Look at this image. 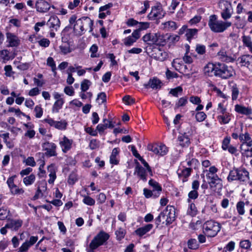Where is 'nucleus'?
I'll use <instances>...</instances> for the list:
<instances>
[{
    "instance_id": "obj_1",
    "label": "nucleus",
    "mask_w": 252,
    "mask_h": 252,
    "mask_svg": "<svg viewBox=\"0 0 252 252\" xmlns=\"http://www.w3.org/2000/svg\"><path fill=\"white\" fill-rule=\"evenodd\" d=\"M231 25L230 22L218 20L216 15H211L209 17L208 26L213 32H222Z\"/></svg>"
},
{
    "instance_id": "obj_2",
    "label": "nucleus",
    "mask_w": 252,
    "mask_h": 252,
    "mask_svg": "<svg viewBox=\"0 0 252 252\" xmlns=\"http://www.w3.org/2000/svg\"><path fill=\"white\" fill-rule=\"evenodd\" d=\"M93 21L88 17H84L76 21L73 30L78 34L82 35L85 31H93Z\"/></svg>"
},
{
    "instance_id": "obj_3",
    "label": "nucleus",
    "mask_w": 252,
    "mask_h": 252,
    "mask_svg": "<svg viewBox=\"0 0 252 252\" xmlns=\"http://www.w3.org/2000/svg\"><path fill=\"white\" fill-rule=\"evenodd\" d=\"M216 76L223 79H227L232 77L235 74V70L231 65L221 63H217Z\"/></svg>"
},
{
    "instance_id": "obj_4",
    "label": "nucleus",
    "mask_w": 252,
    "mask_h": 252,
    "mask_svg": "<svg viewBox=\"0 0 252 252\" xmlns=\"http://www.w3.org/2000/svg\"><path fill=\"white\" fill-rule=\"evenodd\" d=\"M142 39L144 42L150 45H164L166 43L164 35L159 32L147 33Z\"/></svg>"
},
{
    "instance_id": "obj_5",
    "label": "nucleus",
    "mask_w": 252,
    "mask_h": 252,
    "mask_svg": "<svg viewBox=\"0 0 252 252\" xmlns=\"http://www.w3.org/2000/svg\"><path fill=\"white\" fill-rule=\"evenodd\" d=\"M249 173L244 168H234L229 172L227 177L229 182L238 180L240 182H247L249 180Z\"/></svg>"
},
{
    "instance_id": "obj_6",
    "label": "nucleus",
    "mask_w": 252,
    "mask_h": 252,
    "mask_svg": "<svg viewBox=\"0 0 252 252\" xmlns=\"http://www.w3.org/2000/svg\"><path fill=\"white\" fill-rule=\"evenodd\" d=\"M220 225L212 220L206 221L203 225L204 234L208 237H214L220 230Z\"/></svg>"
},
{
    "instance_id": "obj_7",
    "label": "nucleus",
    "mask_w": 252,
    "mask_h": 252,
    "mask_svg": "<svg viewBox=\"0 0 252 252\" xmlns=\"http://www.w3.org/2000/svg\"><path fill=\"white\" fill-rule=\"evenodd\" d=\"M165 12L163 10L160 3L158 2L152 7L151 12L148 15V18L150 20L160 19L164 17Z\"/></svg>"
},
{
    "instance_id": "obj_8",
    "label": "nucleus",
    "mask_w": 252,
    "mask_h": 252,
    "mask_svg": "<svg viewBox=\"0 0 252 252\" xmlns=\"http://www.w3.org/2000/svg\"><path fill=\"white\" fill-rule=\"evenodd\" d=\"M220 6L221 9V16L224 20L231 18L233 9L231 4L228 1H223L220 3Z\"/></svg>"
},
{
    "instance_id": "obj_9",
    "label": "nucleus",
    "mask_w": 252,
    "mask_h": 252,
    "mask_svg": "<svg viewBox=\"0 0 252 252\" xmlns=\"http://www.w3.org/2000/svg\"><path fill=\"white\" fill-rule=\"evenodd\" d=\"M166 216V225L172 223L175 219V209L172 206H167L166 209L158 215V219L161 217Z\"/></svg>"
},
{
    "instance_id": "obj_10",
    "label": "nucleus",
    "mask_w": 252,
    "mask_h": 252,
    "mask_svg": "<svg viewBox=\"0 0 252 252\" xmlns=\"http://www.w3.org/2000/svg\"><path fill=\"white\" fill-rule=\"evenodd\" d=\"M147 149L154 154L161 156L166 155L168 152V149L164 144H149Z\"/></svg>"
},
{
    "instance_id": "obj_11",
    "label": "nucleus",
    "mask_w": 252,
    "mask_h": 252,
    "mask_svg": "<svg viewBox=\"0 0 252 252\" xmlns=\"http://www.w3.org/2000/svg\"><path fill=\"white\" fill-rule=\"evenodd\" d=\"M109 238V235L105 232L99 233L91 242L90 246L93 248H97L102 245Z\"/></svg>"
},
{
    "instance_id": "obj_12",
    "label": "nucleus",
    "mask_w": 252,
    "mask_h": 252,
    "mask_svg": "<svg viewBox=\"0 0 252 252\" xmlns=\"http://www.w3.org/2000/svg\"><path fill=\"white\" fill-rule=\"evenodd\" d=\"M53 95L54 99L56 100L53 105L52 111L53 113H58L62 108L64 102V100L63 98H62V94H60L58 92H54Z\"/></svg>"
},
{
    "instance_id": "obj_13",
    "label": "nucleus",
    "mask_w": 252,
    "mask_h": 252,
    "mask_svg": "<svg viewBox=\"0 0 252 252\" xmlns=\"http://www.w3.org/2000/svg\"><path fill=\"white\" fill-rule=\"evenodd\" d=\"M43 150L46 151L45 154L49 157H54L57 155L56 144L52 142H46L42 144Z\"/></svg>"
},
{
    "instance_id": "obj_14",
    "label": "nucleus",
    "mask_w": 252,
    "mask_h": 252,
    "mask_svg": "<svg viewBox=\"0 0 252 252\" xmlns=\"http://www.w3.org/2000/svg\"><path fill=\"white\" fill-rule=\"evenodd\" d=\"M151 56L156 60L162 62L167 58L168 54L158 47H155L153 49Z\"/></svg>"
},
{
    "instance_id": "obj_15",
    "label": "nucleus",
    "mask_w": 252,
    "mask_h": 252,
    "mask_svg": "<svg viewBox=\"0 0 252 252\" xmlns=\"http://www.w3.org/2000/svg\"><path fill=\"white\" fill-rule=\"evenodd\" d=\"M208 183L211 189L215 191L219 192L222 189V180L219 176L208 180Z\"/></svg>"
},
{
    "instance_id": "obj_16",
    "label": "nucleus",
    "mask_w": 252,
    "mask_h": 252,
    "mask_svg": "<svg viewBox=\"0 0 252 252\" xmlns=\"http://www.w3.org/2000/svg\"><path fill=\"white\" fill-rule=\"evenodd\" d=\"M37 190L33 196V199L36 200L43 195V193L47 190V183L45 180H42L38 182L36 185Z\"/></svg>"
},
{
    "instance_id": "obj_17",
    "label": "nucleus",
    "mask_w": 252,
    "mask_h": 252,
    "mask_svg": "<svg viewBox=\"0 0 252 252\" xmlns=\"http://www.w3.org/2000/svg\"><path fill=\"white\" fill-rule=\"evenodd\" d=\"M47 25L50 30H55V32H57L60 27L61 22L57 16L53 15L50 17L47 22Z\"/></svg>"
},
{
    "instance_id": "obj_18",
    "label": "nucleus",
    "mask_w": 252,
    "mask_h": 252,
    "mask_svg": "<svg viewBox=\"0 0 252 252\" xmlns=\"http://www.w3.org/2000/svg\"><path fill=\"white\" fill-rule=\"evenodd\" d=\"M37 236H31L30 240L25 241L19 248L18 252H27L29 248L37 241Z\"/></svg>"
},
{
    "instance_id": "obj_19",
    "label": "nucleus",
    "mask_w": 252,
    "mask_h": 252,
    "mask_svg": "<svg viewBox=\"0 0 252 252\" xmlns=\"http://www.w3.org/2000/svg\"><path fill=\"white\" fill-rule=\"evenodd\" d=\"M6 42L8 43V47H17L20 43V40L15 34L7 32L6 33Z\"/></svg>"
},
{
    "instance_id": "obj_20",
    "label": "nucleus",
    "mask_w": 252,
    "mask_h": 252,
    "mask_svg": "<svg viewBox=\"0 0 252 252\" xmlns=\"http://www.w3.org/2000/svg\"><path fill=\"white\" fill-rule=\"evenodd\" d=\"M240 149L243 156L247 158L252 157V141L241 144Z\"/></svg>"
},
{
    "instance_id": "obj_21",
    "label": "nucleus",
    "mask_w": 252,
    "mask_h": 252,
    "mask_svg": "<svg viewBox=\"0 0 252 252\" xmlns=\"http://www.w3.org/2000/svg\"><path fill=\"white\" fill-rule=\"evenodd\" d=\"M73 140L69 139L65 136H64L62 140H60L59 144L62 148L63 152L64 153L70 150L72 147Z\"/></svg>"
},
{
    "instance_id": "obj_22",
    "label": "nucleus",
    "mask_w": 252,
    "mask_h": 252,
    "mask_svg": "<svg viewBox=\"0 0 252 252\" xmlns=\"http://www.w3.org/2000/svg\"><path fill=\"white\" fill-rule=\"evenodd\" d=\"M50 7L49 3L44 0H38L35 3L36 10L39 12L45 13L49 10Z\"/></svg>"
},
{
    "instance_id": "obj_23",
    "label": "nucleus",
    "mask_w": 252,
    "mask_h": 252,
    "mask_svg": "<svg viewBox=\"0 0 252 252\" xmlns=\"http://www.w3.org/2000/svg\"><path fill=\"white\" fill-rule=\"evenodd\" d=\"M217 63L215 64L211 63H208L204 67L203 71L205 75L208 76H216Z\"/></svg>"
},
{
    "instance_id": "obj_24",
    "label": "nucleus",
    "mask_w": 252,
    "mask_h": 252,
    "mask_svg": "<svg viewBox=\"0 0 252 252\" xmlns=\"http://www.w3.org/2000/svg\"><path fill=\"white\" fill-rule=\"evenodd\" d=\"M161 82L156 77L150 79L147 84H145L144 86L146 89L152 88L153 89H158L161 87Z\"/></svg>"
},
{
    "instance_id": "obj_25",
    "label": "nucleus",
    "mask_w": 252,
    "mask_h": 252,
    "mask_svg": "<svg viewBox=\"0 0 252 252\" xmlns=\"http://www.w3.org/2000/svg\"><path fill=\"white\" fill-rule=\"evenodd\" d=\"M217 57L220 60L223 62L230 63L233 62L234 60V58L228 54L224 49L220 50L217 53Z\"/></svg>"
},
{
    "instance_id": "obj_26",
    "label": "nucleus",
    "mask_w": 252,
    "mask_h": 252,
    "mask_svg": "<svg viewBox=\"0 0 252 252\" xmlns=\"http://www.w3.org/2000/svg\"><path fill=\"white\" fill-rule=\"evenodd\" d=\"M235 110L238 113L247 116L252 114V109L249 107H245L241 105L236 104L235 106Z\"/></svg>"
},
{
    "instance_id": "obj_27",
    "label": "nucleus",
    "mask_w": 252,
    "mask_h": 252,
    "mask_svg": "<svg viewBox=\"0 0 252 252\" xmlns=\"http://www.w3.org/2000/svg\"><path fill=\"white\" fill-rule=\"evenodd\" d=\"M23 221L20 220H11L6 224V227L13 230H17L22 225Z\"/></svg>"
},
{
    "instance_id": "obj_28",
    "label": "nucleus",
    "mask_w": 252,
    "mask_h": 252,
    "mask_svg": "<svg viewBox=\"0 0 252 252\" xmlns=\"http://www.w3.org/2000/svg\"><path fill=\"white\" fill-rule=\"evenodd\" d=\"M153 227V225L152 224H147L143 227H141L137 229L135 231V233L139 237H142L149 231H150Z\"/></svg>"
},
{
    "instance_id": "obj_29",
    "label": "nucleus",
    "mask_w": 252,
    "mask_h": 252,
    "mask_svg": "<svg viewBox=\"0 0 252 252\" xmlns=\"http://www.w3.org/2000/svg\"><path fill=\"white\" fill-rule=\"evenodd\" d=\"M47 170L50 172L49 175V179L48 182L49 184H53L56 178V169L55 165L53 164L48 166Z\"/></svg>"
},
{
    "instance_id": "obj_30",
    "label": "nucleus",
    "mask_w": 252,
    "mask_h": 252,
    "mask_svg": "<svg viewBox=\"0 0 252 252\" xmlns=\"http://www.w3.org/2000/svg\"><path fill=\"white\" fill-rule=\"evenodd\" d=\"M242 66H248L252 63V56L250 55H243L238 59Z\"/></svg>"
},
{
    "instance_id": "obj_31",
    "label": "nucleus",
    "mask_w": 252,
    "mask_h": 252,
    "mask_svg": "<svg viewBox=\"0 0 252 252\" xmlns=\"http://www.w3.org/2000/svg\"><path fill=\"white\" fill-rule=\"evenodd\" d=\"M135 173H137L141 179L144 181L147 180L146 170L144 167L140 166L139 163H138L135 168Z\"/></svg>"
},
{
    "instance_id": "obj_32",
    "label": "nucleus",
    "mask_w": 252,
    "mask_h": 252,
    "mask_svg": "<svg viewBox=\"0 0 252 252\" xmlns=\"http://www.w3.org/2000/svg\"><path fill=\"white\" fill-rule=\"evenodd\" d=\"M218 170V169L215 166H211L208 170H204L203 172L207 173L206 178L208 180H210L215 178V176H218L216 174Z\"/></svg>"
},
{
    "instance_id": "obj_33",
    "label": "nucleus",
    "mask_w": 252,
    "mask_h": 252,
    "mask_svg": "<svg viewBox=\"0 0 252 252\" xmlns=\"http://www.w3.org/2000/svg\"><path fill=\"white\" fill-rule=\"evenodd\" d=\"M217 119L221 124H227L229 123L231 119V114L228 112L224 114L218 115Z\"/></svg>"
},
{
    "instance_id": "obj_34",
    "label": "nucleus",
    "mask_w": 252,
    "mask_h": 252,
    "mask_svg": "<svg viewBox=\"0 0 252 252\" xmlns=\"http://www.w3.org/2000/svg\"><path fill=\"white\" fill-rule=\"evenodd\" d=\"M179 144L182 147H186L189 146L190 143V141L189 137L184 134H181L178 137Z\"/></svg>"
},
{
    "instance_id": "obj_35",
    "label": "nucleus",
    "mask_w": 252,
    "mask_h": 252,
    "mask_svg": "<svg viewBox=\"0 0 252 252\" xmlns=\"http://www.w3.org/2000/svg\"><path fill=\"white\" fill-rule=\"evenodd\" d=\"M188 202L189 203V206L187 210L188 214L191 216H195L197 214V210L195 204L190 200H189V199H188Z\"/></svg>"
},
{
    "instance_id": "obj_36",
    "label": "nucleus",
    "mask_w": 252,
    "mask_h": 252,
    "mask_svg": "<svg viewBox=\"0 0 252 252\" xmlns=\"http://www.w3.org/2000/svg\"><path fill=\"white\" fill-rule=\"evenodd\" d=\"M191 170V168L189 167H187L183 170H178V174L179 177H183L182 179L183 182L186 181V178L190 175Z\"/></svg>"
},
{
    "instance_id": "obj_37",
    "label": "nucleus",
    "mask_w": 252,
    "mask_h": 252,
    "mask_svg": "<svg viewBox=\"0 0 252 252\" xmlns=\"http://www.w3.org/2000/svg\"><path fill=\"white\" fill-rule=\"evenodd\" d=\"M114 126V125L113 124L112 122H109L108 123H105L104 124H99L96 126V129L98 131L99 133L103 132L105 129L107 128H112Z\"/></svg>"
},
{
    "instance_id": "obj_38",
    "label": "nucleus",
    "mask_w": 252,
    "mask_h": 252,
    "mask_svg": "<svg viewBox=\"0 0 252 252\" xmlns=\"http://www.w3.org/2000/svg\"><path fill=\"white\" fill-rule=\"evenodd\" d=\"M163 28L168 31H174L176 30L178 26L176 23L172 21H169L163 23Z\"/></svg>"
},
{
    "instance_id": "obj_39",
    "label": "nucleus",
    "mask_w": 252,
    "mask_h": 252,
    "mask_svg": "<svg viewBox=\"0 0 252 252\" xmlns=\"http://www.w3.org/2000/svg\"><path fill=\"white\" fill-rule=\"evenodd\" d=\"M239 140L241 142V144L248 143L249 142L252 141L249 133L247 132L245 133L240 134L239 135Z\"/></svg>"
},
{
    "instance_id": "obj_40",
    "label": "nucleus",
    "mask_w": 252,
    "mask_h": 252,
    "mask_svg": "<svg viewBox=\"0 0 252 252\" xmlns=\"http://www.w3.org/2000/svg\"><path fill=\"white\" fill-rule=\"evenodd\" d=\"M198 30L196 29H187L186 32L187 39L189 41L194 37L197 35Z\"/></svg>"
},
{
    "instance_id": "obj_41",
    "label": "nucleus",
    "mask_w": 252,
    "mask_h": 252,
    "mask_svg": "<svg viewBox=\"0 0 252 252\" xmlns=\"http://www.w3.org/2000/svg\"><path fill=\"white\" fill-rule=\"evenodd\" d=\"M118 148H114L112 150L111 155L110 157V162L113 164H117L118 163V160L117 159L116 156L119 153Z\"/></svg>"
},
{
    "instance_id": "obj_42",
    "label": "nucleus",
    "mask_w": 252,
    "mask_h": 252,
    "mask_svg": "<svg viewBox=\"0 0 252 252\" xmlns=\"http://www.w3.org/2000/svg\"><path fill=\"white\" fill-rule=\"evenodd\" d=\"M35 176L34 174H32L29 176H26L23 179L24 184L28 186L32 185L35 181Z\"/></svg>"
},
{
    "instance_id": "obj_43",
    "label": "nucleus",
    "mask_w": 252,
    "mask_h": 252,
    "mask_svg": "<svg viewBox=\"0 0 252 252\" xmlns=\"http://www.w3.org/2000/svg\"><path fill=\"white\" fill-rule=\"evenodd\" d=\"M0 58L4 63L9 61L10 59L9 51L6 49L0 51Z\"/></svg>"
},
{
    "instance_id": "obj_44",
    "label": "nucleus",
    "mask_w": 252,
    "mask_h": 252,
    "mask_svg": "<svg viewBox=\"0 0 252 252\" xmlns=\"http://www.w3.org/2000/svg\"><path fill=\"white\" fill-rule=\"evenodd\" d=\"M47 65L51 67L52 71L54 73V76H56L57 74L56 66L55 62L52 57L48 58L47 60Z\"/></svg>"
},
{
    "instance_id": "obj_45",
    "label": "nucleus",
    "mask_w": 252,
    "mask_h": 252,
    "mask_svg": "<svg viewBox=\"0 0 252 252\" xmlns=\"http://www.w3.org/2000/svg\"><path fill=\"white\" fill-rule=\"evenodd\" d=\"M245 203L243 201H239L236 204V209L240 215H243L245 214Z\"/></svg>"
},
{
    "instance_id": "obj_46",
    "label": "nucleus",
    "mask_w": 252,
    "mask_h": 252,
    "mask_svg": "<svg viewBox=\"0 0 252 252\" xmlns=\"http://www.w3.org/2000/svg\"><path fill=\"white\" fill-rule=\"evenodd\" d=\"M183 92V89L181 86H178L175 88L171 89L169 94L175 97H178L179 94H181Z\"/></svg>"
},
{
    "instance_id": "obj_47",
    "label": "nucleus",
    "mask_w": 252,
    "mask_h": 252,
    "mask_svg": "<svg viewBox=\"0 0 252 252\" xmlns=\"http://www.w3.org/2000/svg\"><path fill=\"white\" fill-rule=\"evenodd\" d=\"M67 126V123L64 121H56L54 127L60 129H65Z\"/></svg>"
},
{
    "instance_id": "obj_48",
    "label": "nucleus",
    "mask_w": 252,
    "mask_h": 252,
    "mask_svg": "<svg viewBox=\"0 0 252 252\" xmlns=\"http://www.w3.org/2000/svg\"><path fill=\"white\" fill-rule=\"evenodd\" d=\"M232 99L236 100L238 98L239 91L236 84L233 85L231 87Z\"/></svg>"
},
{
    "instance_id": "obj_49",
    "label": "nucleus",
    "mask_w": 252,
    "mask_h": 252,
    "mask_svg": "<svg viewBox=\"0 0 252 252\" xmlns=\"http://www.w3.org/2000/svg\"><path fill=\"white\" fill-rule=\"evenodd\" d=\"M96 101L99 104H101L106 101V95L104 92L100 93L97 94Z\"/></svg>"
},
{
    "instance_id": "obj_50",
    "label": "nucleus",
    "mask_w": 252,
    "mask_h": 252,
    "mask_svg": "<svg viewBox=\"0 0 252 252\" xmlns=\"http://www.w3.org/2000/svg\"><path fill=\"white\" fill-rule=\"evenodd\" d=\"M91 83L89 80H87V79L84 80L82 82L81 84V91L83 92H85L86 91H87L89 89V88L91 85Z\"/></svg>"
},
{
    "instance_id": "obj_51",
    "label": "nucleus",
    "mask_w": 252,
    "mask_h": 252,
    "mask_svg": "<svg viewBox=\"0 0 252 252\" xmlns=\"http://www.w3.org/2000/svg\"><path fill=\"white\" fill-rule=\"evenodd\" d=\"M10 191L13 194H23L24 190L22 189L19 188L16 185H15L10 188Z\"/></svg>"
},
{
    "instance_id": "obj_52",
    "label": "nucleus",
    "mask_w": 252,
    "mask_h": 252,
    "mask_svg": "<svg viewBox=\"0 0 252 252\" xmlns=\"http://www.w3.org/2000/svg\"><path fill=\"white\" fill-rule=\"evenodd\" d=\"M186 47H187V52H186V53L185 54V56L183 57V61L186 63H192L193 60L190 56L188 55L189 51V46L188 45H187L186 46Z\"/></svg>"
},
{
    "instance_id": "obj_53",
    "label": "nucleus",
    "mask_w": 252,
    "mask_h": 252,
    "mask_svg": "<svg viewBox=\"0 0 252 252\" xmlns=\"http://www.w3.org/2000/svg\"><path fill=\"white\" fill-rule=\"evenodd\" d=\"M124 43L126 46H130L136 42V40L131 36L125 38L124 40Z\"/></svg>"
},
{
    "instance_id": "obj_54",
    "label": "nucleus",
    "mask_w": 252,
    "mask_h": 252,
    "mask_svg": "<svg viewBox=\"0 0 252 252\" xmlns=\"http://www.w3.org/2000/svg\"><path fill=\"white\" fill-rule=\"evenodd\" d=\"M188 102V98L186 96L182 97L179 98L178 101L176 103V106L177 107H182L186 105Z\"/></svg>"
},
{
    "instance_id": "obj_55",
    "label": "nucleus",
    "mask_w": 252,
    "mask_h": 252,
    "mask_svg": "<svg viewBox=\"0 0 252 252\" xmlns=\"http://www.w3.org/2000/svg\"><path fill=\"white\" fill-rule=\"evenodd\" d=\"M195 51L199 55H204L206 53V47L203 45L197 44L195 48Z\"/></svg>"
},
{
    "instance_id": "obj_56",
    "label": "nucleus",
    "mask_w": 252,
    "mask_h": 252,
    "mask_svg": "<svg viewBox=\"0 0 252 252\" xmlns=\"http://www.w3.org/2000/svg\"><path fill=\"white\" fill-rule=\"evenodd\" d=\"M83 202L86 205L92 206L95 204V200L92 197L89 196H85Z\"/></svg>"
},
{
    "instance_id": "obj_57",
    "label": "nucleus",
    "mask_w": 252,
    "mask_h": 252,
    "mask_svg": "<svg viewBox=\"0 0 252 252\" xmlns=\"http://www.w3.org/2000/svg\"><path fill=\"white\" fill-rule=\"evenodd\" d=\"M206 115L204 112H198L195 114V118L197 121L201 122L206 118Z\"/></svg>"
},
{
    "instance_id": "obj_58",
    "label": "nucleus",
    "mask_w": 252,
    "mask_h": 252,
    "mask_svg": "<svg viewBox=\"0 0 252 252\" xmlns=\"http://www.w3.org/2000/svg\"><path fill=\"white\" fill-rule=\"evenodd\" d=\"M242 41L244 44L246 46H247L250 50L251 46L252 45V42L251 37L248 36H243L242 37Z\"/></svg>"
},
{
    "instance_id": "obj_59",
    "label": "nucleus",
    "mask_w": 252,
    "mask_h": 252,
    "mask_svg": "<svg viewBox=\"0 0 252 252\" xmlns=\"http://www.w3.org/2000/svg\"><path fill=\"white\" fill-rule=\"evenodd\" d=\"M123 101L126 105H131L135 102V99L130 95H125L123 98Z\"/></svg>"
},
{
    "instance_id": "obj_60",
    "label": "nucleus",
    "mask_w": 252,
    "mask_h": 252,
    "mask_svg": "<svg viewBox=\"0 0 252 252\" xmlns=\"http://www.w3.org/2000/svg\"><path fill=\"white\" fill-rule=\"evenodd\" d=\"M115 233L117 239L121 240L124 237L126 234V230L122 228H120L118 230L116 231Z\"/></svg>"
},
{
    "instance_id": "obj_61",
    "label": "nucleus",
    "mask_w": 252,
    "mask_h": 252,
    "mask_svg": "<svg viewBox=\"0 0 252 252\" xmlns=\"http://www.w3.org/2000/svg\"><path fill=\"white\" fill-rule=\"evenodd\" d=\"M165 74L167 79L168 80L175 78H178L179 76L177 73L171 71L168 69H167Z\"/></svg>"
},
{
    "instance_id": "obj_62",
    "label": "nucleus",
    "mask_w": 252,
    "mask_h": 252,
    "mask_svg": "<svg viewBox=\"0 0 252 252\" xmlns=\"http://www.w3.org/2000/svg\"><path fill=\"white\" fill-rule=\"evenodd\" d=\"M34 111L35 112V116L36 118H40L43 114V110L41 106L37 105L35 107Z\"/></svg>"
},
{
    "instance_id": "obj_63",
    "label": "nucleus",
    "mask_w": 252,
    "mask_h": 252,
    "mask_svg": "<svg viewBox=\"0 0 252 252\" xmlns=\"http://www.w3.org/2000/svg\"><path fill=\"white\" fill-rule=\"evenodd\" d=\"M98 50V47L95 44L93 45L90 48V52L91 53V57L95 58L98 57V56L96 55V52Z\"/></svg>"
},
{
    "instance_id": "obj_64",
    "label": "nucleus",
    "mask_w": 252,
    "mask_h": 252,
    "mask_svg": "<svg viewBox=\"0 0 252 252\" xmlns=\"http://www.w3.org/2000/svg\"><path fill=\"white\" fill-rule=\"evenodd\" d=\"M217 110L218 113L219 114V115H221L228 113V112H227L226 108L225 107H224L222 104L220 103L218 104Z\"/></svg>"
}]
</instances>
